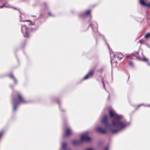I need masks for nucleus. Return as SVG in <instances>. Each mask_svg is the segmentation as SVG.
Here are the masks:
<instances>
[{
    "mask_svg": "<svg viewBox=\"0 0 150 150\" xmlns=\"http://www.w3.org/2000/svg\"><path fill=\"white\" fill-rule=\"evenodd\" d=\"M81 139L82 141H89L90 138L88 135V133H85L82 134L81 136Z\"/></svg>",
    "mask_w": 150,
    "mask_h": 150,
    "instance_id": "obj_1",
    "label": "nucleus"
},
{
    "mask_svg": "<svg viewBox=\"0 0 150 150\" xmlns=\"http://www.w3.org/2000/svg\"><path fill=\"white\" fill-rule=\"evenodd\" d=\"M143 60L144 61H146L148 60L146 59H144Z\"/></svg>",
    "mask_w": 150,
    "mask_h": 150,
    "instance_id": "obj_11",
    "label": "nucleus"
},
{
    "mask_svg": "<svg viewBox=\"0 0 150 150\" xmlns=\"http://www.w3.org/2000/svg\"><path fill=\"white\" fill-rule=\"evenodd\" d=\"M149 37H150V33H149L146 34L145 35V38H147Z\"/></svg>",
    "mask_w": 150,
    "mask_h": 150,
    "instance_id": "obj_8",
    "label": "nucleus"
},
{
    "mask_svg": "<svg viewBox=\"0 0 150 150\" xmlns=\"http://www.w3.org/2000/svg\"><path fill=\"white\" fill-rule=\"evenodd\" d=\"M93 74V72H91L89 73L88 74V75L89 76V77H91V76H92Z\"/></svg>",
    "mask_w": 150,
    "mask_h": 150,
    "instance_id": "obj_9",
    "label": "nucleus"
},
{
    "mask_svg": "<svg viewBox=\"0 0 150 150\" xmlns=\"http://www.w3.org/2000/svg\"><path fill=\"white\" fill-rule=\"evenodd\" d=\"M72 132L70 129L67 130L66 132V134L67 135H68L72 134Z\"/></svg>",
    "mask_w": 150,
    "mask_h": 150,
    "instance_id": "obj_6",
    "label": "nucleus"
},
{
    "mask_svg": "<svg viewBox=\"0 0 150 150\" xmlns=\"http://www.w3.org/2000/svg\"><path fill=\"white\" fill-rule=\"evenodd\" d=\"M111 131L112 132H116V131H114V130H111Z\"/></svg>",
    "mask_w": 150,
    "mask_h": 150,
    "instance_id": "obj_14",
    "label": "nucleus"
},
{
    "mask_svg": "<svg viewBox=\"0 0 150 150\" xmlns=\"http://www.w3.org/2000/svg\"><path fill=\"white\" fill-rule=\"evenodd\" d=\"M24 36L25 37H27L28 36V35H27V36H26L25 35H24Z\"/></svg>",
    "mask_w": 150,
    "mask_h": 150,
    "instance_id": "obj_15",
    "label": "nucleus"
},
{
    "mask_svg": "<svg viewBox=\"0 0 150 150\" xmlns=\"http://www.w3.org/2000/svg\"><path fill=\"white\" fill-rule=\"evenodd\" d=\"M22 29L23 33H27V28H25V26H23L22 27Z\"/></svg>",
    "mask_w": 150,
    "mask_h": 150,
    "instance_id": "obj_5",
    "label": "nucleus"
},
{
    "mask_svg": "<svg viewBox=\"0 0 150 150\" xmlns=\"http://www.w3.org/2000/svg\"><path fill=\"white\" fill-rule=\"evenodd\" d=\"M89 77V76L88 75V74L87 75H86L83 78V79H87L88 77Z\"/></svg>",
    "mask_w": 150,
    "mask_h": 150,
    "instance_id": "obj_10",
    "label": "nucleus"
},
{
    "mask_svg": "<svg viewBox=\"0 0 150 150\" xmlns=\"http://www.w3.org/2000/svg\"><path fill=\"white\" fill-rule=\"evenodd\" d=\"M96 130L98 132H105V131L101 127H97L96 129Z\"/></svg>",
    "mask_w": 150,
    "mask_h": 150,
    "instance_id": "obj_4",
    "label": "nucleus"
},
{
    "mask_svg": "<svg viewBox=\"0 0 150 150\" xmlns=\"http://www.w3.org/2000/svg\"><path fill=\"white\" fill-rule=\"evenodd\" d=\"M89 12H90V11H89L88 12V13H89Z\"/></svg>",
    "mask_w": 150,
    "mask_h": 150,
    "instance_id": "obj_16",
    "label": "nucleus"
},
{
    "mask_svg": "<svg viewBox=\"0 0 150 150\" xmlns=\"http://www.w3.org/2000/svg\"><path fill=\"white\" fill-rule=\"evenodd\" d=\"M140 4L144 6L150 7V2H148L146 0H139Z\"/></svg>",
    "mask_w": 150,
    "mask_h": 150,
    "instance_id": "obj_2",
    "label": "nucleus"
},
{
    "mask_svg": "<svg viewBox=\"0 0 150 150\" xmlns=\"http://www.w3.org/2000/svg\"><path fill=\"white\" fill-rule=\"evenodd\" d=\"M18 97L20 99H21V96H19Z\"/></svg>",
    "mask_w": 150,
    "mask_h": 150,
    "instance_id": "obj_13",
    "label": "nucleus"
},
{
    "mask_svg": "<svg viewBox=\"0 0 150 150\" xmlns=\"http://www.w3.org/2000/svg\"><path fill=\"white\" fill-rule=\"evenodd\" d=\"M110 114L111 116H112L115 115V113L114 111L111 110L110 111Z\"/></svg>",
    "mask_w": 150,
    "mask_h": 150,
    "instance_id": "obj_7",
    "label": "nucleus"
},
{
    "mask_svg": "<svg viewBox=\"0 0 150 150\" xmlns=\"http://www.w3.org/2000/svg\"><path fill=\"white\" fill-rule=\"evenodd\" d=\"M114 126L115 127L117 128L118 129H120L123 127L124 126V125L122 123H120Z\"/></svg>",
    "mask_w": 150,
    "mask_h": 150,
    "instance_id": "obj_3",
    "label": "nucleus"
},
{
    "mask_svg": "<svg viewBox=\"0 0 150 150\" xmlns=\"http://www.w3.org/2000/svg\"><path fill=\"white\" fill-rule=\"evenodd\" d=\"M65 146H66V144H64L63 145L62 147H64Z\"/></svg>",
    "mask_w": 150,
    "mask_h": 150,
    "instance_id": "obj_12",
    "label": "nucleus"
}]
</instances>
